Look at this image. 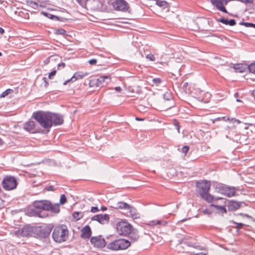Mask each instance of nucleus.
Here are the masks:
<instances>
[{"label":"nucleus","instance_id":"obj_1","mask_svg":"<svg viewBox=\"0 0 255 255\" xmlns=\"http://www.w3.org/2000/svg\"><path fill=\"white\" fill-rule=\"evenodd\" d=\"M34 209H30L28 214L31 217L45 218L49 217L50 202L48 200H36L33 203Z\"/></svg>","mask_w":255,"mask_h":255},{"label":"nucleus","instance_id":"obj_2","mask_svg":"<svg viewBox=\"0 0 255 255\" xmlns=\"http://www.w3.org/2000/svg\"><path fill=\"white\" fill-rule=\"evenodd\" d=\"M196 186L197 191L201 197L209 203L218 200H225V199L222 197L215 198L213 195L209 193L211 187V183L209 181L206 180L198 181L196 183Z\"/></svg>","mask_w":255,"mask_h":255},{"label":"nucleus","instance_id":"obj_3","mask_svg":"<svg viewBox=\"0 0 255 255\" xmlns=\"http://www.w3.org/2000/svg\"><path fill=\"white\" fill-rule=\"evenodd\" d=\"M32 118L35 119L43 128L49 131L52 127L51 117L50 112L38 111L32 114Z\"/></svg>","mask_w":255,"mask_h":255},{"label":"nucleus","instance_id":"obj_4","mask_svg":"<svg viewBox=\"0 0 255 255\" xmlns=\"http://www.w3.org/2000/svg\"><path fill=\"white\" fill-rule=\"evenodd\" d=\"M68 234L69 231L66 226L62 225L54 228L52 236L55 242L60 243L67 240Z\"/></svg>","mask_w":255,"mask_h":255},{"label":"nucleus","instance_id":"obj_5","mask_svg":"<svg viewBox=\"0 0 255 255\" xmlns=\"http://www.w3.org/2000/svg\"><path fill=\"white\" fill-rule=\"evenodd\" d=\"M130 245V242L126 239L115 240L107 245V248L112 251L123 250L127 249Z\"/></svg>","mask_w":255,"mask_h":255},{"label":"nucleus","instance_id":"obj_6","mask_svg":"<svg viewBox=\"0 0 255 255\" xmlns=\"http://www.w3.org/2000/svg\"><path fill=\"white\" fill-rule=\"evenodd\" d=\"M18 185L16 178L11 175H6L1 181L2 188L7 191L15 189Z\"/></svg>","mask_w":255,"mask_h":255},{"label":"nucleus","instance_id":"obj_7","mask_svg":"<svg viewBox=\"0 0 255 255\" xmlns=\"http://www.w3.org/2000/svg\"><path fill=\"white\" fill-rule=\"evenodd\" d=\"M111 81L110 76H102L97 78H93L90 80L89 86L93 87H103Z\"/></svg>","mask_w":255,"mask_h":255},{"label":"nucleus","instance_id":"obj_8","mask_svg":"<svg viewBox=\"0 0 255 255\" xmlns=\"http://www.w3.org/2000/svg\"><path fill=\"white\" fill-rule=\"evenodd\" d=\"M216 190L228 197H231L235 195L236 189L234 187H230L224 184H219L216 187Z\"/></svg>","mask_w":255,"mask_h":255},{"label":"nucleus","instance_id":"obj_9","mask_svg":"<svg viewBox=\"0 0 255 255\" xmlns=\"http://www.w3.org/2000/svg\"><path fill=\"white\" fill-rule=\"evenodd\" d=\"M132 226L126 221H121L117 224V231L120 235H128L131 230Z\"/></svg>","mask_w":255,"mask_h":255},{"label":"nucleus","instance_id":"obj_10","mask_svg":"<svg viewBox=\"0 0 255 255\" xmlns=\"http://www.w3.org/2000/svg\"><path fill=\"white\" fill-rule=\"evenodd\" d=\"M33 228L28 226H24L21 229L15 231V235L18 237H28L32 236Z\"/></svg>","mask_w":255,"mask_h":255},{"label":"nucleus","instance_id":"obj_11","mask_svg":"<svg viewBox=\"0 0 255 255\" xmlns=\"http://www.w3.org/2000/svg\"><path fill=\"white\" fill-rule=\"evenodd\" d=\"M114 9L124 12L127 11L129 8L128 3L124 0H117L112 3Z\"/></svg>","mask_w":255,"mask_h":255},{"label":"nucleus","instance_id":"obj_12","mask_svg":"<svg viewBox=\"0 0 255 255\" xmlns=\"http://www.w3.org/2000/svg\"><path fill=\"white\" fill-rule=\"evenodd\" d=\"M89 8L94 10L103 11L107 9V6L104 0H92Z\"/></svg>","mask_w":255,"mask_h":255},{"label":"nucleus","instance_id":"obj_13","mask_svg":"<svg viewBox=\"0 0 255 255\" xmlns=\"http://www.w3.org/2000/svg\"><path fill=\"white\" fill-rule=\"evenodd\" d=\"M230 0H211V2L212 4L215 6L219 10L225 13H228L225 5H227Z\"/></svg>","mask_w":255,"mask_h":255},{"label":"nucleus","instance_id":"obj_14","mask_svg":"<svg viewBox=\"0 0 255 255\" xmlns=\"http://www.w3.org/2000/svg\"><path fill=\"white\" fill-rule=\"evenodd\" d=\"M53 228L54 226L52 224H49L45 227L40 228L37 231V235L41 238H46L50 235Z\"/></svg>","mask_w":255,"mask_h":255},{"label":"nucleus","instance_id":"obj_15","mask_svg":"<svg viewBox=\"0 0 255 255\" xmlns=\"http://www.w3.org/2000/svg\"><path fill=\"white\" fill-rule=\"evenodd\" d=\"M90 242L95 247L103 248L106 246V241L101 236L92 237Z\"/></svg>","mask_w":255,"mask_h":255},{"label":"nucleus","instance_id":"obj_16","mask_svg":"<svg viewBox=\"0 0 255 255\" xmlns=\"http://www.w3.org/2000/svg\"><path fill=\"white\" fill-rule=\"evenodd\" d=\"M50 116L51 117L52 126L61 125L64 123L63 117L62 115L50 112Z\"/></svg>","mask_w":255,"mask_h":255},{"label":"nucleus","instance_id":"obj_17","mask_svg":"<svg viewBox=\"0 0 255 255\" xmlns=\"http://www.w3.org/2000/svg\"><path fill=\"white\" fill-rule=\"evenodd\" d=\"M89 73L88 72L82 73L80 72H76L74 75L69 79L66 80L63 83L64 85H66L68 83L73 82L74 81L81 79L83 77L88 76Z\"/></svg>","mask_w":255,"mask_h":255},{"label":"nucleus","instance_id":"obj_18","mask_svg":"<svg viewBox=\"0 0 255 255\" xmlns=\"http://www.w3.org/2000/svg\"><path fill=\"white\" fill-rule=\"evenodd\" d=\"M109 216L108 214H98L94 216L91 220L92 221H96L102 224H104L106 223H108L109 221Z\"/></svg>","mask_w":255,"mask_h":255},{"label":"nucleus","instance_id":"obj_19","mask_svg":"<svg viewBox=\"0 0 255 255\" xmlns=\"http://www.w3.org/2000/svg\"><path fill=\"white\" fill-rule=\"evenodd\" d=\"M163 98L165 100V103L166 102H169V104L166 105L167 109H170L174 106V102L173 100V97L170 92L166 91L163 95Z\"/></svg>","mask_w":255,"mask_h":255},{"label":"nucleus","instance_id":"obj_20","mask_svg":"<svg viewBox=\"0 0 255 255\" xmlns=\"http://www.w3.org/2000/svg\"><path fill=\"white\" fill-rule=\"evenodd\" d=\"M36 124L33 121L29 120L26 122L24 125V129L31 133H36L37 130L35 129Z\"/></svg>","mask_w":255,"mask_h":255},{"label":"nucleus","instance_id":"obj_21","mask_svg":"<svg viewBox=\"0 0 255 255\" xmlns=\"http://www.w3.org/2000/svg\"><path fill=\"white\" fill-rule=\"evenodd\" d=\"M92 234V231L89 226L86 225L81 230V237L83 239H89Z\"/></svg>","mask_w":255,"mask_h":255},{"label":"nucleus","instance_id":"obj_22","mask_svg":"<svg viewBox=\"0 0 255 255\" xmlns=\"http://www.w3.org/2000/svg\"><path fill=\"white\" fill-rule=\"evenodd\" d=\"M242 204H244V203L234 201H231L228 203V209L230 211L236 210L240 208Z\"/></svg>","mask_w":255,"mask_h":255},{"label":"nucleus","instance_id":"obj_23","mask_svg":"<svg viewBox=\"0 0 255 255\" xmlns=\"http://www.w3.org/2000/svg\"><path fill=\"white\" fill-rule=\"evenodd\" d=\"M127 210H128V216L131 217L132 219H137L139 217L138 214L134 207L129 205V208H127Z\"/></svg>","mask_w":255,"mask_h":255},{"label":"nucleus","instance_id":"obj_24","mask_svg":"<svg viewBox=\"0 0 255 255\" xmlns=\"http://www.w3.org/2000/svg\"><path fill=\"white\" fill-rule=\"evenodd\" d=\"M235 127H233L232 128L227 126L225 128V131L226 132L228 131V133L226 135V137L227 138H229L230 139H233V135L235 133Z\"/></svg>","mask_w":255,"mask_h":255},{"label":"nucleus","instance_id":"obj_25","mask_svg":"<svg viewBox=\"0 0 255 255\" xmlns=\"http://www.w3.org/2000/svg\"><path fill=\"white\" fill-rule=\"evenodd\" d=\"M210 207H214L216 209V212L220 214L227 213L226 208L223 206H219L214 204H211Z\"/></svg>","mask_w":255,"mask_h":255},{"label":"nucleus","instance_id":"obj_26","mask_svg":"<svg viewBox=\"0 0 255 255\" xmlns=\"http://www.w3.org/2000/svg\"><path fill=\"white\" fill-rule=\"evenodd\" d=\"M129 205L125 202H119L117 204H115L114 206H112V207L116 209H119L127 210V208H129Z\"/></svg>","mask_w":255,"mask_h":255},{"label":"nucleus","instance_id":"obj_27","mask_svg":"<svg viewBox=\"0 0 255 255\" xmlns=\"http://www.w3.org/2000/svg\"><path fill=\"white\" fill-rule=\"evenodd\" d=\"M83 7L87 8L90 7L92 3V0H76Z\"/></svg>","mask_w":255,"mask_h":255},{"label":"nucleus","instance_id":"obj_28","mask_svg":"<svg viewBox=\"0 0 255 255\" xmlns=\"http://www.w3.org/2000/svg\"><path fill=\"white\" fill-rule=\"evenodd\" d=\"M41 13L45 16L46 17H47L48 18H50V19H56V20H60V21H63L62 19H63L62 17H59L58 16H56V15H53V14H51L50 13H49L47 12H44V11H42L41 12Z\"/></svg>","mask_w":255,"mask_h":255},{"label":"nucleus","instance_id":"obj_29","mask_svg":"<svg viewBox=\"0 0 255 255\" xmlns=\"http://www.w3.org/2000/svg\"><path fill=\"white\" fill-rule=\"evenodd\" d=\"M50 206L49 211H51L52 213L58 214L60 212L59 204H56L52 205L50 202Z\"/></svg>","mask_w":255,"mask_h":255},{"label":"nucleus","instance_id":"obj_30","mask_svg":"<svg viewBox=\"0 0 255 255\" xmlns=\"http://www.w3.org/2000/svg\"><path fill=\"white\" fill-rule=\"evenodd\" d=\"M129 235L130 236V238L133 241H136L138 239L139 236L136 230H131Z\"/></svg>","mask_w":255,"mask_h":255},{"label":"nucleus","instance_id":"obj_31","mask_svg":"<svg viewBox=\"0 0 255 255\" xmlns=\"http://www.w3.org/2000/svg\"><path fill=\"white\" fill-rule=\"evenodd\" d=\"M26 3L28 6L34 9H37L39 6V4L37 1H34L31 0H27Z\"/></svg>","mask_w":255,"mask_h":255},{"label":"nucleus","instance_id":"obj_32","mask_svg":"<svg viewBox=\"0 0 255 255\" xmlns=\"http://www.w3.org/2000/svg\"><path fill=\"white\" fill-rule=\"evenodd\" d=\"M156 4L162 7V8H165L168 7V3L164 0H155Z\"/></svg>","mask_w":255,"mask_h":255},{"label":"nucleus","instance_id":"obj_33","mask_svg":"<svg viewBox=\"0 0 255 255\" xmlns=\"http://www.w3.org/2000/svg\"><path fill=\"white\" fill-rule=\"evenodd\" d=\"M162 82V81L160 78H155L151 80L150 84L152 86H158Z\"/></svg>","mask_w":255,"mask_h":255},{"label":"nucleus","instance_id":"obj_34","mask_svg":"<svg viewBox=\"0 0 255 255\" xmlns=\"http://www.w3.org/2000/svg\"><path fill=\"white\" fill-rule=\"evenodd\" d=\"M73 217L74 219L78 221L83 218V214L81 212H75L73 214Z\"/></svg>","mask_w":255,"mask_h":255},{"label":"nucleus","instance_id":"obj_35","mask_svg":"<svg viewBox=\"0 0 255 255\" xmlns=\"http://www.w3.org/2000/svg\"><path fill=\"white\" fill-rule=\"evenodd\" d=\"M241 25H244L247 27H253L255 28V24L250 22H240L239 23Z\"/></svg>","mask_w":255,"mask_h":255},{"label":"nucleus","instance_id":"obj_36","mask_svg":"<svg viewBox=\"0 0 255 255\" xmlns=\"http://www.w3.org/2000/svg\"><path fill=\"white\" fill-rule=\"evenodd\" d=\"M234 68L237 72H243L244 69H243L242 66L240 64H236L234 66Z\"/></svg>","mask_w":255,"mask_h":255},{"label":"nucleus","instance_id":"obj_37","mask_svg":"<svg viewBox=\"0 0 255 255\" xmlns=\"http://www.w3.org/2000/svg\"><path fill=\"white\" fill-rule=\"evenodd\" d=\"M248 69L250 72L255 74V62L250 64L248 66Z\"/></svg>","mask_w":255,"mask_h":255},{"label":"nucleus","instance_id":"obj_38","mask_svg":"<svg viewBox=\"0 0 255 255\" xmlns=\"http://www.w3.org/2000/svg\"><path fill=\"white\" fill-rule=\"evenodd\" d=\"M232 222L233 224H235L236 225L235 228H236L237 229H240L242 228L244 226H246L245 224L241 223H237V222L233 221H232Z\"/></svg>","mask_w":255,"mask_h":255},{"label":"nucleus","instance_id":"obj_39","mask_svg":"<svg viewBox=\"0 0 255 255\" xmlns=\"http://www.w3.org/2000/svg\"><path fill=\"white\" fill-rule=\"evenodd\" d=\"M66 33V31L62 28H59L55 30V33L58 35H64Z\"/></svg>","mask_w":255,"mask_h":255},{"label":"nucleus","instance_id":"obj_40","mask_svg":"<svg viewBox=\"0 0 255 255\" xmlns=\"http://www.w3.org/2000/svg\"><path fill=\"white\" fill-rule=\"evenodd\" d=\"M12 92L11 89H8L3 92L0 95V98H3L8 94H10Z\"/></svg>","mask_w":255,"mask_h":255},{"label":"nucleus","instance_id":"obj_41","mask_svg":"<svg viewBox=\"0 0 255 255\" xmlns=\"http://www.w3.org/2000/svg\"><path fill=\"white\" fill-rule=\"evenodd\" d=\"M66 202L67 199L65 195H61L60 199V204L63 205Z\"/></svg>","mask_w":255,"mask_h":255},{"label":"nucleus","instance_id":"obj_42","mask_svg":"<svg viewBox=\"0 0 255 255\" xmlns=\"http://www.w3.org/2000/svg\"><path fill=\"white\" fill-rule=\"evenodd\" d=\"M173 125L175 127L176 129H177L178 133H180V126L179 125V122L177 120L173 121Z\"/></svg>","mask_w":255,"mask_h":255},{"label":"nucleus","instance_id":"obj_43","mask_svg":"<svg viewBox=\"0 0 255 255\" xmlns=\"http://www.w3.org/2000/svg\"><path fill=\"white\" fill-rule=\"evenodd\" d=\"M218 21L221 22L225 25H228V20L224 17H222L217 20Z\"/></svg>","mask_w":255,"mask_h":255},{"label":"nucleus","instance_id":"obj_44","mask_svg":"<svg viewBox=\"0 0 255 255\" xmlns=\"http://www.w3.org/2000/svg\"><path fill=\"white\" fill-rule=\"evenodd\" d=\"M146 58L151 61H155V57L152 54H147L146 56Z\"/></svg>","mask_w":255,"mask_h":255},{"label":"nucleus","instance_id":"obj_45","mask_svg":"<svg viewBox=\"0 0 255 255\" xmlns=\"http://www.w3.org/2000/svg\"><path fill=\"white\" fill-rule=\"evenodd\" d=\"M189 147L188 146H184L182 148V152L183 153H184L185 154H186L187 152L189 151Z\"/></svg>","mask_w":255,"mask_h":255},{"label":"nucleus","instance_id":"obj_46","mask_svg":"<svg viewBox=\"0 0 255 255\" xmlns=\"http://www.w3.org/2000/svg\"><path fill=\"white\" fill-rule=\"evenodd\" d=\"M236 22L234 19H231L228 20V25L230 26H234L236 25Z\"/></svg>","mask_w":255,"mask_h":255},{"label":"nucleus","instance_id":"obj_47","mask_svg":"<svg viewBox=\"0 0 255 255\" xmlns=\"http://www.w3.org/2000/svg\"><path fill=\"white\" fill-rule=\"evenodd\" d=\"M100 211L97 207H92L91 209V212L92 213H96Z\"/></svg>","mask_w":255,"mask_h":255},{"label":"nucleus","instance_id":"obj_48","mask_svg":"<svg viewBox=\"0 0 255 255\" xmlns=\"http://www.w3.org/2000/svg\"><path fill=\"white\" fill-rule=\"evenodd\" d=\"M238 0L242 2H244L246 4L253 3V0Z\"/></svg>","mask_w":255,"mask_h":255},{"label":"nucleus","instance_id":"obj_49","mask_svg":"<svg viewBox=\"0 0 255 255\" xmlns=\"http://www.w3.org/2000/svg\"><path fill=\"white\" fill-rule=\"evenodd\" d=\"M88 62L90 65H96L97 63V60L95 59H92L89 60Z\"/></svg>","mask_w":255,"mask_h":255},{"label":"nucleus","instance_id":"obj_50","mask_svg":"<svg viewBox=\"0 0 255 255\" xmlns=\"http://www.w3.org/2000/svg\"><path fill=\"white\" fill-rule=\"evenodd\" d=\"M56 71L55 70H53L51 72H50L49 74V76H48L49 78L51 79L52 77L54 76L56 74Z\"/></svg>","mask_w":255,"mask_h":255},{"label":"nucleus","instance_id":"obj_51","mask_svg":"<svg viewBox=\"0 0 255 255\" xmlns=\"http://www.w3.org/2000/svg\"><path fill=\"white\" fill-rule=\"evenodd\" d=\"M37 1L38 2L39 6L40 7H45V3L44 2L40 1V0H37Z\"/></svg>","mask_w":255,"mask_h":255},{"label":"nucleus","instance_id":"obj_52","mask_svg":"<svg viewBox=\"0 0 255 255\" xmlns=\"http://www.w3.org/2000/svg\"><path fill=\"white\" fill-rule=\"evenodd\" d=\"M46 190L48 191H53L55 190V189L53 186H50L46 188Z\"/></svg>","mask_w":255,"mask_h":255},{"label":"nucleus","instance_id":"obj_53","mask_svg":"<svg viewBox=\"0 0 255 255\" xmlns=\"http://www.w3.org/2000/svg\"><path fill=\"white\" fill-rule=\"evenodd\" d=\"M146 108L141 106V105H139L138 106V110H139V111H146Z\"/></svg>","mask_w":255,"mask_h":255},{"label":"nucleus","instance_id":"obj_54","mask_svg":"<svg viewBox=\"0 0 255 255\" xmlns=\"http://www.w3.org/2000/svg\"><path fill=\"white\" fill-rule=\"evenodd\" d=\"M42 80L45 83L44 87H47L48 85V82L47 81V78L46 77H43Z\"/></svg>","mask_w":255,"mask_h":255},{"label":"nucleus","instance_id":"obj_55","mask_svg":"<svg viewBox=\"0 0 255 255\" xmlns=\"http://www.w3.org/2000/svg\"><path fill=\"white\" fill-rule=\"evenodd\" d=\"M65 67V64L64 63H61L58 64V69L63 68Z\"/></svg>","mask_w":255,"mask_h":255},{"label":"nucleus","instance_id":"obj_56","mask_svg":"<svg viewBox=\"0 0 255 255\" xmlns=\"http://www.w3.org/2000/svg\"><path fill=\"white\" fill-rule=\"evenodd\" d=\"M161 222V221L160 220H155L152 221V223L153 225L160 224Z\"/></svg>","mask_w":255,"mask_h":255},{"label":"nucleus","instance_id":"obj_57","mask_svg":"<svg viewBox=\"0 0 255 255\" xmlns=\"http://www.w3.org/2000/svg\"><path fill=\"white\" fill-rule=\"evenodd\" d=\"M207 255V254H206V253H203L202 252H201V253H196V254H192L190 255Z\"/></svg>","mask_w":255,"mask_h":255},{"label":"nucleus","instance_id":"obj_58","mask_svg":"<svg viewBox=\"0 0 255 255\" xmlns=\"http://www.w3.org/2000/svg\"><path fill=\"white\" fill-rule=\"evenodd\" d=\"M235 118L230 119V118H228L227 120H225V121H230L232 123H235Z\"/></svg>","mask_w":255,"mask_h":255},{"label":"nucleus","instance_id":"obj_59","mask_svg":"<svg viewBox=\"0 0 255 255\" xmlns=\"http://www.w3.org/2000/svg\"><path fill=\"white\" fill-rule=\"evenodd\" d=\"M3 201L0 198V209L3 206Z\"/></svg>","mask_w":255,"mask_h":255},{"label":"nucleus","instance_id":"obj_60","mask_svg":"<svg viewBox=\"0 0 255 255\" xmlns=\"http://www.w3.org/2000/svg\"><path fill=\"white\" fill-rule=\"evenodd\" d=\"M115 89L116 91L118 92H121L122 91V88L120 86L115 87Z\"/></svg>","mask_w":255,"mask_h":255},{"label":"nucleus","instance_id":"obj_61","mask_svg":"<svg viewBox=\"0 0 255 255\" xmlns=\"http://www.w3.org/2000/svg\"><path fill=\"white\" fill-rule=\"evenodd\" d=\"M107 208L105 206H102L101 208V209L100 210L102 211H106L107 210Z\"/></svg>","mask_w":255,"mask_h":255},{"label":"nucleus","instance_id":"obj_62","mask_svg":"<svg viewBox=\"0 0 255 255\" xmlns=\"http://www.w3.org/2000/svg\"><path fill=\"white\" fill-rule=\"evenodd\" d=\"M241 215L243 216H245V217H246L247 218H252L251 216H250V215H248V214H241Z\"/></svg>","mask_w":255,"mask_h":255},{"label":"nucleus","instance_id":"obj_63","mask_svg":"<svg viewBox=\"0 0 255 255\" xmlns=\"http://www.w3.org/2000/svg\"><path fill=\"white\" fill-rule=\"evenodd\" d=\"M225 119V117L218 118H217V119H215L214 120V121L213 122V123H214L215 121H220V120H221V119Z\"/></svg>","mask_w":255,"mask_h":255},{"label":"nucleus","instance_id":"obj_64","mask_svg":"<svg viewBox=\"0 0 255 255\" xmlns=\"http://www.w3.org/2000/svg\"><path fill=\"white\" fill-rule=\"evenodd\" d=\"M4 33V30L2 28L0 27V33L1 34H2Z\"/></svg>","mask_w":255,"mask_h":255}]
</instances>
